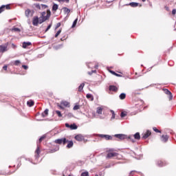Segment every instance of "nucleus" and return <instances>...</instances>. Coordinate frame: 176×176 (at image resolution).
Wrapping results in <instances>:
<instances>
[{
    "label": "nucleus",
    "instance_id": "f257e3e1",
    "mask_svg": "<svg viewBox=\"0 0 176 176\" xmlns=\"http://www.w3.org/2000/svg\"><path fill=\"white\" fill-rule=\"evenodd\" d=\"M9 46V43H6L5 44L0 45V52L5 53V52H8V47Z\"/></svg>",
    "mask_w": 176,
    "mask_h": 176
},
{
    "label": "nucleus",
    "instance_id": "f03ea898",
    "mask_svg": "<svg viewBox=\"0 0 176 176\" xmlns=\"http://www.w3.org/2000/svg\"><path fill=\"white\" fill-rule=\"evenodd\" d=\"M133 137L135 138V140H140L141 136L140 135V133H136L135 135H129V138L132 141V142H135V141L133 139Z\"/></svg>",
    "mask_w": 176,
    "mask_h": 176
},
{
    "label": "nucleus",
    "instance_id": "7ed1b4c3",
    "mask_svg": "<svg viewBox=\"0 0 176 176\" xmlns=\"http://www.w3.org/2000/svg\"><path fill=\"white\" fill-rule=\"evenodd\" d=\"M55 142L56 144H63L64 145H65V144L68 142V140L65 138H64L56 140Z\"/></svg>",
    "mask_w": 176,
    "mask_h": 176
},
{
    "label": "nucleus",
    "instance_id": "20e7f679",
    "mask_svg": "<svg viewBox=\"0 0 176 176\" xmlns=\"http://www.w3.org/2000/svg\"><path fill=\"white\" fill-rule=\"evenodd\" d=\"M65 127H67V129H70V130H76V129H78V126L75 124H69L68 123H66Z\"/></svg>",
    "mask_w": 176,
    "mask_h": 176
},
{
    "label": "nucleus",
    "instance_id": "39448f33",
    "mask_svg": "<svg viewBox=\"0 0 176 176\" xmlns=\"http://www.w3.org/2000/svg\"><path fill=\"white\" fill-rule=\"evenodd\" d=\"M74 138L76 141H78L79 142H82V141H85V136L81 134H78L76 135Z\"/></svg>",
    "mask_w": 176,
    "mask_h": 176
},
{
    "label": "nucleus",
    "instance_id": "423d86ee",
    "mask_svg": "<svg viewBox=\"0 0 176 176\" xmlns=\"http://www.w3.org/2000/svg\"><path fill=\"white\" fill-rule=\"evenodd\" d=\"M32 24L36 27L39 24V18L38 16H34L33 18Z\"/></svg>",
    "mask_w": 176,
    "mask_h": 176
},
{
    "label": "nucleus",
    "instance_id": "0eeeda50",
    "mask_svg": "<svg viewBox=\"0 0 176 176\" xmlns=\"http://www.w3.org/2000/svg\"><path fill=\"white\" fill-rule=\"evenodd\" d=\"M163 90H164L165 94H167L168 96H169V100H173V94H171V91H170L167 89H164Z\"/></svg>",
    "mask_w": 176,
    "mask_h": 176
},
{
    "label": "nucleus",
    "instance_id": "6e6552de",
    "mask_svg": "<svg viewBox=\"0 0 176 176\" xmlns=\"http://www.w3.org/2000/svg\"><path fill=\"white\" fill-rule=\"evenodd\" d=\"M151 133L150 131H147L146 133L142 134V140H146V138H148V137H149V135H151Z\"/></svg>",
    "mask_w": 176,
    "mask_h": 176
},
{
    "label": "nucleus",
    "instance_id": "1a4fd4ad",
    "mask_svg": "<svg viewBox=\"0 0 176 176\" xmlns=\"http://www.w3.org/2000/svg\"><path fill=\"white\" fill-rule=\"evenodd\" d=\"M98 137H100V138H104L105 140H111L112 138V137L111 135H102V134H99Z\"/></svg>",
    "mask_w": 176,
    "mask_h": 176
},
{
    "label": "nucleus",
    "instance_id": "9d476101",
    "mask_svg": "<svg viewBox=\"0 0 176 176\" xmlns=\"http://www.w3.org/2000/svg\"><path fill=\"white\" fill-rule=\"evenodd\" d=\"M118 156V153H109L107 155V159H111V157H115Z\"/></svg>",
    "mask_w": 176,
    "mask_h": 176
},
{
    "label": "nucleus",
    "instance_id": "9b49d317",
    "mask_svg": "<svg viewBox=\"0 0 176 176\" xmlns=\"http://www.w3.org/2000/svg\"><path fill=\"white\" fill-rule=\"evenodd\" d=\"M35 158L38 159L39 157V153H41V149L39 148V145L37 144L36 150L35 151Z\"/></svg>",
    "mask_w": 176,
    "mask_h": 176
},
{
    "label": "nucleus",
    "instance_id": "f8f14e48",
    "mask_svg": "<svg viewBox=\"0 0 176 176\" xmlns=\"http://www.w3.org/2000/svg\"><path fill=\"white\" fill-rule=\"evenodd\" d=\"M161 141H162V142H167V141H168V135H162L161 137Z\"/></svg>",
    "mask_w": 176,
    "mask_h": 176
},
{
    "label": "nucleus",
    "instance_id": "ddd939ff",
    "mask_svg": "<svg viewBox=\"0 0 176 176\" xmlns=\"http://www.w3.org/2000/svg\"><path fill=\"white\" fill-rule=\"evenodd\" d=\"M34 13V11H31L30 10L28 9L25 11V14L27 17H29V16H32Z\"/></svg>",
    "mask_w": 176,
    "mask_h": 176
},
{
    "label": "nucleus",
    "instance_id": "4468645a",
    "mask_svg": "<svg viewBox=\"0 0 176 176\" xmlns=\"http://www.w3.org/2000/svg\"><path fill=\"white\" fill-rule=\"evenodd\" d=\"M115 137H116V138H119L120 140H124L126 138V136L123 134H117L115 135Z\"/></svg>",
    "mask_w": 176,
    "mask_h": 176
},
{
    "label": "nucleus",
    "instance_id": "2eb2a0df",
    "mask_svg": "<svg viewBox=\"0 0 176 176\" xmlns=\"http://www.w3.org/2000/svg\"><path fill=\"white\" fill-rule=\"evenodd\" d=\"M61 105H63V107H65L66 108H69V102L63 100L60 102Z\"/></svg>",
    "mask_w": 176,
    "mask_h": 176
},
{
    "label": "nucleus",
    "instance_id": "dca6fc26",
    "mask_svg": "<svg viewBox=\"0 0 176 176\" xmlns=\"http://www.w3.org/2000/svg\"><path fill=\"white\" fill-rule=\"evenodd\" d=\"M28 46H31V42H23L22 44V47H23V49H27Z\"/></svg>",
    "mask_w": 176,
    "mask_h": 176
},
{
    "label": "nucleus",
    "instance_id": "f3484780",
    "mask_svg": "<svg viewBox=\"0 0 176 176\" xmlns=\"http://www.w3.org/2000/svg\"><path fill=\"white\" fill-rule=\"evenodd\" d=\"M109 90H110V91H118V88L115 85H110Z\"/></svg>",
    "mask_w": 176,
    "mask_h": 176
},
{
    "label": "nucleus",
    "instance_id": "a211bd4d",
    "mask_svg": "<svg viewBox=\"0 0 176 176\" xmlns=\"http://www.w3.org/2000/svg\"><path fill=\"white\" fill-rule=\"evenodd\" d=\"M49 115V109H46L43 113H41V116L43 118H46Z\"/></svg>",
    "mask_w": 176,
    "mask_h": 176
},
{
    "label": "nucleus",
    "instance_id": "6ab92c4d",
    "mask_svg": "<svg viewBox=\"0 0 176 176\" xmlns=\"http://www.w3.org/2000/svg\"><path fill=\"white\" fill-rule=\"evenodd\" d=\"M86 97L88 100H91V101H94V96H93L91 94H87Z\"/></svg>",
    "mask_w": 176,
    "mask_h": 176
},
{
    "label": "nucleus",
    "instance_id": "aec40b11",
    "mask_svg": "<svg viewBox=\"0 0 176 176\" xmlns=\"http://www.w3.org/2000/svg\"><path fill=\"white\" fill-rule=\"evenodd\" d=\"M96 113H98V115H102V108L97 107Z\"/></svg>",
    "mask_w": 176,
    "mask_h": 176
},
{
    "label": "nucleus",
    "instance_id": "412c9836",
    "mask_svg": "<svg viewBox=\"0 0 176 176\" xmlns=\"http://www.w3.org/2000/svg\"><path fill=\"white\" fill-rule=\"evenodd\" d=\"M67 142H68V144H67V148H72L73 146H74V142H72V141H68L67 140Z\"/></svg>",
    "mask_w": 176,
    "mask_h": 176
},
{
    "label": "nucleus",
    "instance_id": "4be33fe9",
    "mask_svg": "<svg viewBox=\"0 0 176 176\" xmlns=\"http://www.w3.org/2000/svg\"><path fill=\"white\" fill-rule=\"evenodd\" d=\"M157 166H158V167H163V166H166V163H164L162 161H158L157 162Z\"/></svg>",
    "mask_w": 176,
    "mask_h": 176
},
{
    "label": "nucleus",
    "instance_id": "5701e85b",
    "mask_svg": "<svg viewBox=\"0 0 176 176\" xmlns=\"http://www.w3.org/2000/svg\"><path fill=\"white\" fill-rule=\"evenodd\" d=\"M127 5H129V6H131V8H137V6H138L139 4H138V3L131 2Z\"/></svg>",
    "mask_w": 176,
    "mask_h": 176
},
{
    "label": "nucleus",
    "instance_id": "b1692460",
    "mask_svg": "<svg viewBox=\"0 0 176 176\" xmlns=\"http://www.w3.org/2000/svg\"><path fill=\"white\" fill-rule=\"evenodd\" d=\"M109 72L112 74V75H115V76H118V78H121L122 75L118 74V73L115 72L113 70H109Z\"/></svg>",
    "mask_w": 176,
    "mask_h": 176
},
{
    "label": "nucleus",
    "instance_id": "393cba45",
    "mask_svg": "<svg viewBox=\"0 0 176 176\" xmlns=\"http://www.w3.org/2000/svg\"><path fill=\"white\" fill-rule=\"evenodd\" d=\"M83 87H85V83H81L78 87V91H82L83 90Z\"/></svg>",
    "mask_w": 176,
    "mask_h": 176
},
{
    "label": "nucleus",
    "instance_id": "a878e982",
    "mask_svg": "<svg viewBox=\"0 0 176 176\" xmlns=\"http://www.w3.org/2000/svg\"><path fill=\"white\" fill-rule=\"evenodd\" d=\"M27 105H28V107H33V105H34V101H32V100H28V101L27 102Z\"/></svg>",
    "mask_w": 176,
    "mask_h": 176
},
{
    "label": "nucleus",
    "instance_id": "bb28decb",
    "mask_svg": "<svg viewBox=\"0 0 176 176\" xmlns=\"http://www.w3.org/2000/svg\"><path fill=\"white\" fill-rule=\"evenodd\" d=\"M110 112L112 114L111 119V120H113V119H115L116 114H115V111L113 110H110Z\"/></svg>",
    "mask_w": 176,
    "mask_h": 176
},
{
    "label": "nucleus",
    "instance_id": "cd10ccee",
    "mask_svg": "<svg viewBox=\"0 0 176 176\" xmlns=\"http://www.w3.org/2000/svg\"><path fill=\"white\" fill-rule=\"evenodd\" d=\"M63 11L65 13H67V14H69L71 10H69V8H63Z\"/></svg>",
    "mask_w": 176,
    "mask_h": 176
},
{
    "label": "nucleus",
    "instance_id": "c85d7f7f",
    "mask_svg": "<svg viewBox=\"0 0 176 176\" xmlns=\"http://www.w3.org/2000/svg\"><path fill=\"white\" fill-rule=\"evenodd\" d=\"M77 23H78V18L74 20V21L73 22V24H72V28H75V27H76Z\"/></svg>",
    "mask_w": 176,
    "mask_h": 176
},
{
    "label": "nucleus",
    "instance_id": "c756f323",
    "mask_svg": "<svg viewBox=\"0 0 176 176\" xmlns=\"http://www.w3.org/2000/svg\"><path fill=\"white\" fill-rule=\"evenodd\" d=\"M55 113L58 116V118H61L63 116V114H61V111L58 110L55 111Z\"/></svg>",
    "mask_w": 176,
    "mask_h": 176
},
{
    "label": "nucleus",
    "instance_id": "7c9ffc66",
    "mask_svg": "<svg viewBox=\"0 0 176 176\" xmlns=\"http://www.w3.org/2000/svg\"><path fill=\"white\" fill-rule=\"evenodd\" d=\"M120 100H124V98H126V94L122 93L120 95Z\"/></svg>",
    "mask_w": 176,
    "mask_h": 176
},
{
    "label": "nucleus",
    "instance_id": "2f4dec72",
    "mask_svg": "<svg viewBox=\"0 0 176 176\" xmlns=\"http://www.w3.org/2000/svg\"><path fill=\"white\" fill-rule=\"evenodd\" d=\"M57 9H58V5L54 4L52 6V10H54V12H56V10H57Z\"/></svg>",
    "mask_w": 176,
    "mask_h": 176
},
{
    "label": "nucleus",
    "instance_id": "473e14b6",
    "mask_svg": "<svg viewBox=\"0 0 176 176\" xmlns=\"http://www.w3.org/2000/svg\"><path fill=\"white\" fill-rule=\"evenodd\" d=\"M45 19L41 16L40 18H38V24H42V23H44Z\"/></svg>",
    "mask_w": 176,
    "mask_h": 176
},
{
    "label": "nucleus",
    "instance_id": "72a5a7b5",
    "mask_svg": "<svg viewBox=\"0 0 176 176\" xmlns=\"http://www.w3.org/2000/svg\"><path fill=\"white\" fill-rule=\"evenodd\" d=\"M12 31H14V32H20L21 30L19 28H14L12 29Z\"/></svg>",
    "mask_w": 176,
    "mask_h": 176
},
{
    "label": "nucleus",
    "instance_id": "f704fd0d",
    "mask_svg": "<svg viewBox=\"0 0 176 176\" xmlns=\"http://www.w3.org/2000/svg\"><path fill=\"white\" fill-rule=\"evenodd\" d=\"M5 5H3L0 7V13H2V12L5 11Z\"/></svg>",
    "mask_w": 176,
    "mask_h": 176
},
{
    "label": "nucleus",
    "instance_id": "c9c22d12",
    "mask_svg": "<svg viewBox=\"0 0 176 176\" xmlns=\"http://www.w3.org/2000/svg\"><path fill=\"white\" fill-rule=\"evenodd\" d=\"M81 176H89V172L85 171L81 173Z\"/></svg>",
    "mask_w": 176,
    "mask_h": 176
},
{
    "label": "nucleus",
    "instance_id": "e433bc0d",
    "mask_svg": "<svg viewBox=\"0 0 176 176\" xmlns=\"http://www.w3.org/2000/svg\"><path fill=\"white\" fill-rule=\"evenodd\" d=\"M60 34H61V29H60L55 34V38H57L58 36V35H60Z\"/></svg>",
    "mask_w": 176,
    "mask_h": 176
},
{
    "label": "nucleus",
    "instance_id": "4c0bfd02",
    "mask_svg": "<svg viewBox=\"0 0 176 176\" xmlns=\"http://www.w3.org/2000/svg\"><path fill=\"white\" fill-rule=\"evenodd\" d=\"M43 140H45V136L41 137L38 140V144H41V142H42V141H43Z\"/></svg>",
    "mask_w": 176,
    "mask_h": 176
},
{
    "label": "nucleus",
    "instance_id": "58836bf2",
    "mask_svg": "<svg viewBox=\"0 0 176 176\" xmlns=\"http://www.w3.org/2000/svg\"><path fill=\"white\" fill-rule=\"evenodd\" d=\"M79 108H80L79 107V105H75L73 108L74 111H78V109H79Z\"/></svg>",
    "mask_w": 176,
    "mask_h": 176
},
{
    "label": "nucleus",
    "instance_id": "ea45409f",
    "mask_svg": "<svg viewBox=\"0 0 176 176\" xmlns=\"http://www.w3.org/2000/svg\"><path fill=\"white\" fill-rule=\"evenodd\" d=\"M57 107H58V108H60V109H64V107L63 104H57Z\"/></svg>",
    "mask_w": 176,
    "mask_h": 176
},
{
    "label": "nucleus",
    "instance_id": "a19ab883",
    "mask_svg": "<svg viewBox=\"0 0 176 176\" xmlns=\"http://www.w3.org/2000/svg\"><path fill=\"white\" fill-rule=\"evenodd\" d=\"M153 131H155V133H161L159 129H157L156 127L153 128Z\"/></svg>",
    "mask_w": 176,
    "mask_h": 176
},
{
    "label": "nucleus",
    "instance_id": "79ce46f5",
    "mask_svg": "<svg viewBox=\"0 0 176 176\" xmlns=\"http://www.w3.org/2000/svg\"><path fill=\"white\" fill-rule=\"evenodd\" d=\"M50 28H52V24H50L48 26H47V28H46V30H45V32H47V31H49V29Z\"/></svg>",
    "mask_w": 176,
    "mask_h": 176
},
{
    "label": "nucleus",
    "instance_id": "37998d69",
    "mask_svg": "<svg viewBox=\"0 0 176 176\" xmlns=\"http://www.w3.org/2000/svg\"><path fill=\"white\" fill-rule=\"evenodd\" d=\"M5 9H6L7 10H10V6L9 4H8V5L5 6Z\"/></svg>",
    "mask_w": 176,
    "mask_h": 176
},
{
    "label": "nucleus",
    "instance_id": "c03bdc74",
    "mask_svg": "<svg viewBox=\"0 0 176 176\" xmlns=\"http://www.w3.org/2000/svg\"><path fill=\"white\" fill-rule=\"evenodd\" d=\"M50 14H51L50 10H48V11L47 12V15H46V16L48 17V19H49V18L50 17Z\"/></svg>",
    "mask_w": 176,
    "mask_h": 176
},
{
    "label": "nucleus",
    "instance_id": "a18cd8bd",
    "mask_svg": "<svg viewBox=\"0 0 176 176\" xmlns=\"http://www.w3.org/2000/svg\"><path fill=\"white\" fill-rule=\"evenodd\" d=\"M42 6H41V5H39V4H36V8H37V9H39V10H41V9H42V7H41Z\"/></svg>",
    "mask_w": 176,
    "mask_h": 176
},
{
    "label": "nucleus",
    "instance_id": "49530a36",
    "mask_svg": "<svg viewBox=\"0 0 176 176\" xmlns=\"http://www.w3.org/2000/svg\"><path fill=\"white\" fill-rule=\"evenodd\" d=\"M60 27H61V23H58L56 24V30H57V28H60Z\"/></svg>",
    "mask_w": 176,
    "mask_h": 176
},
{
    "label": "nucleus",
    "instance_id": "de8ad7c7",
    "mask_svg": "<svg viewBox=\"0 0 176 176\" xmlns=\"http://www.w3.org/2000/svg\"><path fill=\"white\" fill-rule=\"evenodd\" d=\"M61 47H63V45H59L55 47V49H56V50H58V49H61Z\"/></svg>",
    "mask_w": 176,
    "mask_h": 176
},
{
    "label": "nucleus",
    "instance_id": "09e8293b",
    "mask_svg": "<svg viewBox=\"0 0 176 176\" xmlns=\"http://www.w3.org/2000/svg\"><path fill=\"white\" fill-rule=\"evenodd\" d=\"M42 18L44 19V21H46V20L49 19V16H42Z\"/></svg>",
    "mask_w": 176,
    "mask_h": 176
},
{
    "label": "nucleus",
    "instance_id": "8fccbe9b",
    "mask_svg": "<svg viewBox=\"0 0 176 176\" xmlns=\"http://www.w3.org/2000/svg\"><path fill=\"white\" fill-rule=\"evenodd\" d=\"M14 64V65H19V64H20V60H15Z\"/></svg>",
    "mask_w": 176,
    "mask_h": 176
},
{
    "label": "nucleus",
    "instance_id": "3c124183",
    "mask_svg": "<svg viewBox=\"0 0 176 176\" xmlns=\"http://www.w3.org/2000/svg\"><path fill=\"white\" fill-rule=\"evenodd\" d=\"M22 68L25 69H28V66L25 65H22Z\"/></svg>",
    "mask_w": 176,
    "mask_h": 176
},
{
    "label": "nucleus",
    "instance_id": "603ef678",
    "mask_svg": "<svg viewBox=\"0 0 176 176\" xmlns=\"http://www.w3.org/2000/svg\"><path fill=\"white\" fill-rule=\"evenodd\" d=\"M41 8H42V9H46V8H47V6L45 4H41Z\"/></svg>",
    "mask_w": 176,
    "mask_h": 176
},
{
    "label": "nucleus",
    "instance_id": "864d4df0",
    "mask_svg": "<svg viewBox=\"0 0 176 176\" xmlns=\"http://www.w3.org/2000/svg\"><path fill=\"white\" fill-rule=\"evenodd\" d=\"M121 118H124V116H126V113H124V112H122L120 114Z\"/></svg>",
    "mask_w": 176,
    "mask_h": 176
},
{
    "label": "nucleus",
    "instance_id": "5fc2aeb1",
    "mask_svg": "<svg viewBox=\"0 0 176 176\" xmlns=\"http://www.w3.org/2000/svg\"><path fill=\"white\" fill-rule=\"evenodd\" d=\"M3 69H4V71H6L8 69V65H4L3 67Z\"/></svg>",
    "mask_w": 176,
    "mask_h": 176
},
{
    "label": "nucleus",
    "instance_id": "6e6d98bb",
    "mask_svg": "<svg viewBox=\"0 0 176 176\" xmlns=\"http://www.w3.org/2000/svg\"><path fill=\"white\" fill-rule=\"evenodd\" d=\"M12 47L13 49H16V47H17V46H16V45H14V43H12Z\"/></svg>",
    "mask_w": 176,
    "mask_h": 176
},
{
    "label": "nucleus",
    "instance_id": "4d7b16f0",
    "mask_svg": "<svg viewBox=\"0 0 176 176\" xmlns=\"http://www.w3.org/2000/svg\"><path fill=\"white\" fill-rule=\"evenodd\" d=\"M175 13H176V10H175V9H173V10H172V14H175Z\"/></svg>",
    "mask_w": 176,
    "mask_h": 176
},
{
    "label": "nucleus",
    "instance_id": "13d9d810",
    "mask_svg": "<svg viewBox=\"0 0 176 176\" xmlns=\"http://www.w3.org/2000/svg\"><path fill=\"white\" fill-rule=\"evenodd\" d=\"M135 170H132L130 172V175H133V174H134V173H135Z\"/></svg>",
    "mask_w": 176,
    "mask_h": 176
},
{
    "label": "nucleus",
    "instance_id": "bf43d9fd",
    "mask_svg": "<svg viewBox=\"0 0 176 176\" xmlns=\"http://www.w3.org/2000/svg\"><path fill=\"white\" fill-rule=\"evenodd\" d=\"M88 75H93V72H88Z\"/></svg>",
    "mask_w": 176,
    "mask_h": 176
},
{
    "label": "nucleus",
    "instance_id": "052dcab7",
    "mask_svg": "<svg viewBox=\"0 0 176 176\" xmlns=\"http://www.w3.org/2000/svg\"><path fill=\"white\" fill-rule=\"evenodd\" d=\"M67 116H73V115H72V113H69L67 114Z\"/></svg>",
    "mask_w": 176,
    "mask_h": 176
},
{
    "label": "nucleus",
    "instance_id": "680f3d73",
    "mask_svg": "<svg viewBox=\"0 0 176 176\" xmlns=\"http://www.w3.org/2000/svg\"><path fill=\"white\" fill-rule=\"evenodd\" d=\"M41 14H42V16H45V14H46V12H43L41 13Z\"/></svg>",
    "mask_w": 176,
    "mask_h": 176
},
{
    "label": "nucleus",
    "instance_id": "e2e57ef3",
    "mask_svg": "<svg viewBox=\"0 0 176 176\" xmlns=\"http://www.w3.org/2000/svg\"><path fill=\"white\" fill-rule=\"evenodd\" d=\"M92 74H96V72H97L96 70H92Z\"/></svg>",
    "mask_w": 176,
    "mask_h": 176
},
{
    "label": "nucleus",
    "instance_id": "0e129e2a",
    "mask_svg": "<svg viewBox=\"0 0 176 176\" xmlns=\"http://www.w3.org/2000/svg\"><path fill=\"white\" fill-rule=\"evenodd\" d=\"M88 68H93V66L89 65H88Z\"/></svg>",
    "mask_w": 176,
    "mask_h": 176
},
{
    "label": "nucleus",
    "instance_id": "69168bd1",
    "mask_svg": "<svg viewBox=\"0 0 176 176\" xmlns=\"http://www.w3.org/2000/svg\"><path fill=\"white\" fill-rule=\"evenodd\" d=\"M59 2H65V0H58Z\"/></svg>",
    "mask_w": 176,
    "mask_h": 176
},
{
    "label": "nucleus",
    "instance_id": "338daca9",
    "mask_svg": "<svg viewBox=\"0 0 176 176\" xmlns=\"http://www.w3.org/2000/svg\"><path fill=\"white\" fill-rule=\"evenodd\" d=\"M94 68L98 69V65H95V66H94Z\"/></svg>",
    "mask_w": 176,
    "mask_h": 176
},
{
    "label": "nucleus",
    "instance_id": "774afa93",
    "mask_svg": "<svg viewBox=\"0 0 176 176\" xmlns=\"http://www.w3.org/2000/svg\"><path fill=\"white\" fill-rule=\"evenodd\" d=\"M33 1H36V2H41V1L42 0H33Z\"/></svg>",
    "mask_w": 176,
    "mask_h": 176
}]
</instances>
